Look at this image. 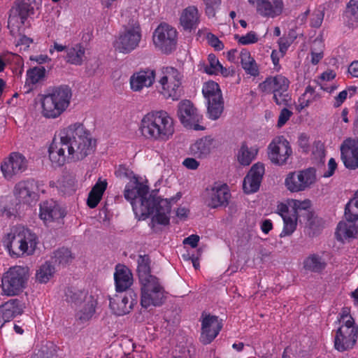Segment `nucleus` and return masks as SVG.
Returning <instances> with one entry per match:
<instances>
[{
    "label": "nucleus",
    "mask_w": 358,
    "mask_h": 358,
    "mask_svg": "<svg viewBox=\"0 0 358 358\" xmlns=\"http://www.w3.org/2000/svg\"><path fill=\"white\" fill-rule=\"evenodd\" d=\"M208 43L216 50H222L224 49L223 43L214 34H208L207 36Z\"/></svg>",
    "instance_id": "55"
},
{
    "label": "nucleus",
    "mask_w": 358,
    "mask_h": 358,
    "mask_svg": "<svg viewBox=\"0 0 358 358\" xmlns=\"http://www.w3.org/2000/svg\"><path fill=\"white\" fill-rule=\"evenodd\" d=\"M155 71L150 69L141 70L130 78V86L133 91L139 92L144 87L152 86L155 80Z\"/></svg>",
    "instance_id": "28"
},
{
    "label": "nucleus",
    "mask_w": 358,
    "mask_h": 358,
    "mask_svg": "<svg viewBox=\"0 0 358 358\" xmlns=\"http://www.w3.org/2000/svg\"><path fill=\"white\" fill-rule=\"evenodd\" d=\"M265 173L263 163L257 162L252 166L243 182V189L245 193L252 194L257 192L262 183Z\"/></svg>",
    "instance_id": "22"
},
{
    "label": "nucleus",
    "mask_w": 358,
    "mask_h": 358,
    "mask_svg": "<svg viewBox=\"0 0 358 358\" xmlns=\"http://www.w3.org/2000/svg\"><path fill=\"white\" fill-rule=\"evenodd\" d=\"M27 167L26 158L19 152H12L1 163V170L6 179H11L14 176L24 172Z\"/></svg>",
    "instance_id": "20"
},
{
    "label": "nucleus",
    "mask_w": 358,
    "mask_h": 358,
    "mask_svg": "<svg viewBox=\"0 0 358 358\" xmlns=\"http://www.w3.org/2000/svg\"><path fill=\"white\" fill-rule=\"evenodd\" d=\"M292 44L291 41L288 40L285 36H282L278 40L279 50L282 56L287 51L289 47Z\"/></svg>",
    "instance_id": "57"
},
{
    "label": "nucleus",
    "mask_w": 358,
    "mask_h": 358,
    "mask_svg": "<svg viewBox=\"0 0 358 358\" xmlns=\"http://www.w3.org/2000/svg\"><path fill=\"white\" fill-rule=\"evenodd\" d=\"M88 293L84 290L68 287L65 291L66 301L68 303L78 305L88 298Z\"/></svg>",
    "instance_id": "41"
},
{
    "label": "nucleus",
    "mask_w": 358,
    "mask_h": 358,
    "mask_svg": "<svg viewBox=\"0 0 358 358\" xmlns=\"http://www.w3.org/2000/svg\"><path fill=\"white\" fill-rule=\"evenodd\" d=\"M346 13H349L354 19H358V1L350 0L347 4Z\"/></svg>",
    "instance_id": "56"
},
{
    "label": "nucleus",
    "mask_w": 358,
    "mask_h": 358,
    "mask_svg": "<svg viewBox=\"0 0 358 358\" xmlns=\"http://www.w3.org/2000/svg\"><path fill=\"white\" fill-rule=\"evenodd\" d=\"M51 259L54 264L65 266L72 259L71 252L68 248H59L54 252Z\"/></svg>",
    "instance_id": "43"
},
{
    "label": "nucleus",
    "mask_w": 358,
    "mask_h": 358,
    "mask_svg": "<svg viewBox=\"0 0 358 358\" xmlns=\"http://www.w3.org/2000/svg\"><path fill=\"white\" fill-rule=\"evenodd\" d=\"M137 298V294L131 290L124 296L115 295L114 297L110 298V308L117 315L128 314L136 304Z\"/></svg>",
    "instance_id": "21"
},
{
    "label": "nucleus",
    "mask_w": 358,
    "mask_h": 358,
    "mask_svg": "<svg viewBox=\"0 0 358 358\" xmlns=\"http://www.w3.org/2000/svg\"><path fill=\"white\" fill-rule=\"evenodd\" d=\"M324 17V9L321 8L316 9L311 15L310 26L315 28L320 27L322 25Z\"/></svg>",
    "instance_id": "50"
},
{
    "label": "nucleus",
    "mask_w": 358,
    "mask_h": 358,
    "mask_svg": "<svg viewBox=\"0 0 358 358\" xmlns=\"http://www.w3.org/2000/svg\"><path fill=\"white\" fill-rule=\"evenodd\" d=\"M273 229V223L271 220H264L261 224V230L265 234H267Z\"/></svg>",
    "instance_id": "63"
},
{
    "label": "nucleus",
    "mask_w": 358,
    "mask_h": 358,
    "mask_svg": "<svg viewBox=\"0 0 358 358\" xmlns=\"http://www.w3.org/2000/svg\"><path fill=\"white\" fill-rule=\"evenodd\" d=\"M137 272L140 283L151 280V278H157L150 273V260L148 255L138 257Z\"/></svg>",
    "instance_id": "38"
},
{
    "label": "nucleus",
    "mask_w": 358,
    "mask_h": 358,
    "mask_svg": "<svg viewBox=\"0 0 358 358\" xmlns=\"http://www.w3.org/2000/svg\"><path fill=\"white\" fill-rule=\"evenodd\" d=\"M315 181V169L308 168L288 173L285 180V185L291 192H299L310 188Z\"/></svg>",
    "instance_id": "16"
},
{
    "label": "nucleus",
    "mask_w": 358,
    "mask_h": 358,
    "mask_svg": "<svg viewBox=\"0 0 358 358\" xmlns=\"http://www.w3.org/2000/svg\"><path fill=\"white\" fill-rule=\"evenodd\" d=\"M29 278L27 266H15L3 273L1 279V294L7 296L20 294L26 287Z\"/></svg>",
    "instance_id": "6"
},
{
    "label": "nucleus",
    "mask_w": 358,
    "mask_h": 358,
    "mask_svg": "<svg viewBox=\"0 0 358 358\" xmlns=\"http://www.w3.org/2000/svg\"><path fill=\"white\" fill-rule=\"evenodd\" d=\"M345 217L346 220H358V201L354 198L350 200L345 208Z\"/></svg>",
    "instance_id": "47"
},
{
    "label": "nucleus",
    "mask_w": 358,
    "mask_h": 358,
    "mask_svg": "<svg viewBox=\"0 0 358 358\" xmlns=\"http://www.w3.org/2000/svg\"><path fill=\"white\" fill-rule=\"evenodd\" d=\"M289 80L282 75L268 77L259 83V90L265 94H272L278 106H292V96L288 92Z\"/></svg>",
    "instance_id": "7"
},
{
    "label": "nucleus",
    "mask_w": 358,
    "mask_h": 358,
    "mask_svg": "<svg viewBox=\"0 0 358 358\" xmlns=\"http://www.w3.org/2000/svg\"><path fill=\"white\" fill-rule=\"evenodd\" d=\"M43 183L34 178L17 182L13 188V195L18 203L34 206L38 201L41 193H44Z\"/></svg>",
    "instance_id": "9"
},
{
    "label": "nucleus",
    "mask_w": 358,
    "mask_h": 358,
    "mask_svg": "<svg viewBox=\"0 0 358 358\" xmlns=\"http://www.w3.org/2000/svg\"><path fill=\"white\" fill-rule=\"evenodd\" d=\"M202 93L207 100L208 117L217 120L224 110V100L219 85L214 81L207 82L203 86Z\"/></svg>",
    "instance_id": "12"
},
{
    "label": "nucleus",
    "mask_w": 358,
    "mask_h": 358,
    "mask_svg": "<svg viewBox=\"0 0 358 358\" xmlns=\"http://www.w3.org/2000/svg\"><path fill=\"white\" fill-rule=\"evenodd\" d=\"M115 289L117 292L127 291L133 283V276L124 266H117L114 273Z\"/></svg>",
    "instance_id": "30"
},
{
    "label": "nucleus",
    "mask_w": 358,
    "mask_h": 358,
    "mask_svg": "<svg viewBox=\"0 0 358 358\" xmlns=\"http://www.w3.org/2000/svg\"><path fill=\"white\" fill-rule=\"evenodd\" d=\"M236 39H237L239 44L247 45L256 43L258 41L259 38L255 31H250L245 35L241 36H236Z\"/></svg>",
    "instance_id": "49"
},
{
    "label": "nucleus",
    "mask_w": 358,
    "mask_h": 358,
    "mask_svg": "<svg viewBox=\"0 0 358 358\" xmlns=\"http://www.w3.org/2000/svg\"><path fill=\"white\" fill-rule=\"evenodd\" d=\"M64 210L54 201H46L40 205L39 216L44 222H52L63 219Z\"/></svg>",
    "instance_id": "27"
},
{
    "label": "nucleus",
    "mask_w": 358,
    "mask_h": 358,
    "mask_svg": "<svg viewBox=\"0 0 358 358\" xmlns=\"http://www.w3.org/2000/svg\"><path fill=\"white\" fill-rule=\"evenodd\" d=\"M83 302L84 304L78 311L76 316L82 322H85L92 319L94 315L97 303L92 295H90Z\"/></svg>",
    "instance_id": "37"
},
{
    "label": "nucleus",
    "mask_w": 358,
    "mask_h": 358,
    "mask_svg": "<svg viewBox=\"0 0 358 358\" xmlns=\"http://www.w3.org/2000/svg\"><path fill=\"white\" fill-rule=\"evenodd\" d=\"M326 262L318 255H310L303 262V266L306 270L315 273H320L326 267Z\"/></svg>",
    "instance_id": "40"
},
{
    "label": "nucleus",
    "mask_w": 358,
    "mask_h": 358,
    "mask_svg": "<svg viewBox=\"0 0 358 358\" xmlns=\"http://www.w3.org/2000/svg\"><path fill=\"white\" fill-rule=\"evenodd\" d=\"M31 358H54V355L48 350H41L34 353Z\"/></svg>",
    "instance_id": "61"
},
{
    "label": "nucleus",
    "mask_w": 358,
    "mask_h": 358,
    "mask_svg": "<svg viewBox=\"0 0 358 358\" xmlns=\"http://www.w3.org/2000/svg\"><path fill=\"white\" fill-rule=\"evenodd\" d=\"M337 167V164L334 158H331L328 162V171L324 173V177H330L334 173Z\"/></svg>",
    "instance_id": "62"
},
{
    "label": "nucleus",
    "mask_w": 358,
    "mask_h": 358,
    "mask_svg": "<svg viewBox=\"0 0 358 358\" xmlns=\"http://www.w3.org/2000/svg\"><path fill=\"white\" fill-rule=\"evenodd\" d=\"M149 199L153 201V205H150L151 212L149 216L155 213L152 221L162 225H168L170 222V213L171 206L167 199H156L155 197L149 196Z\"/></svg>",
    "instance_id": "24"
},
{
    "label": "nucleus",
    "mask_w": 358,
    "mask_h": 358,
    "mask_svg": "<svg viewBox=\"0 0 358 358\" xmlns=\"http://www.w3.org/2000/svg\"><path fill=\"white\" fill-rule=\"evenodd\" d=\"M348 73L355 78H358V61L352 62L348 67Z\"/></svg>",
    "instance_id": "64"
},
{
    "label": "nucleus",
    "mask_w": 358,
    "mask_h": 358,
    "mask_svg": "<svg viewBox=\"0 0 358 358\" xmlns=\"http://www.w3.org/2000/svg\"><path fill=\"white\" fill-rule=\"evenodd\" d=\"M162 76L159 80L162 94L168 99L178 100L181 96V78L180 72L171 66L163 67Z\"/></svg>",
    "instance_id": "15"
},
{
    "label": "nucleus",
    "mask_w": 358,
    "mask_h": 358,
    "mask_svg": "<svg viewBox=\"0 0 358 358\" xmlns=\"http://www.w3.org/2000/svg\"><path fill=\"white\" fill-rule=\"evenodd\" d=\"M239 59L242 68L246 74L257 77L259 74V66L251 53L247 49H243L239 53Z\"/></svg>",
    "instance_id": "32"
},
{
    "label": "nucleus",
    "mask_w": 358,
    "mask_h": 358,
    "mask_svg": "<svg viewBox=\"0 0 358 358\" xmlns=\"http://www.w3.org/2000/svg\"><path fill=\"white\" fill-rule=\"evenodd\" d=\"M206 6L205 12L209 17L215 16V10L218 8L221 4V0H203Z\"/></svg>",
    "instance_id": "51"
},
{
    "label": "nucleus",
    "mask_w": 358,
    "mask_h": 358,
    "mask_svg": "<svg viewBox=\"0 0 358 358\" xmlns=\"http://www.w3.org/2000/svg\"><path fill=\"white\" fill-rule=\"evenodd\" d=\"M96 140L83 124L76 122L62 128L48 147L52 166L62 167L81 161L95 150Z\"/></svg>",
    "instance_id": "1"
},
{
    "label": "nucleus",
    "mask_w": 358,
    "mask_h": 358,
    "mask_svg": "<svg viewBox=\"0 0 358 358\" xmlns=\"http://www.w3.org/2000/svg\"><path fill=\"white\" fill-rule=\"evenodd\" d=\"M141 304L143 308L161 306L166 301V296L164 287L158 278L141 283Z\"/></svg>",
    "instance_id": "10"
},
{
    "label": "nucleus",
    "mask_w": 358,
    "mask_h": 358,
    "mask_svg": "<svg viewBox=\"0 0 358 358\" xmlns=\"http://www.w3.org/2000/svg\"><path fill=\"white\" fill-rule=\"evenodd\" d=\"M41 4L39 0H16L10 10L8 28L12 36L20 34L28 17L34 14V8Z\"/></svg>",
    "instance_id": "8"
},
{
    "label": "nucleus",
    "mask_w": 358,
    "mask_h": 358,
    "mask_svg": "<svg viewBox=\"0 0 358 358\" xmlns=\"http://www.w3.org/2000/svg\"><path fill=\"white\" fill-rule=\"evenodd\" d=\"M148 186L140 182L136 178H134L133 182L125 186L124 196L130 202L135 216L138 220L147 219L151 212L150 205H153V201L148 197Z\"/></svg>",
    "instance_id": "4"
},
{
    "label": "nucleus",
    "mask_w": 358,
    "mask_h": 358,
    "mask_svg": "<svg viewBox=\"0 0 358 358\" xmlns=\"http://www.w3.org/2000/svg\"><path fill=\"white\" fill-rule=\"evenodd\" d=\"M178 116L185 127L195 131L204 129V127L199 124L203 116L189 100H183L179 103Z\"/></svg>",
    "instance_id": "17"
},
{
    "label": "nucleus",
    "mask_w": 358,
    "mask_h": 358,
    "mask_svg": "<svg viewBox=\"0 0 358 358\" xmlns=\"http://www.w3.org/2000/svg\"><path fill=\"white\" fill-rule=\"evenodd\" d=\"M341 159L345 166L355 170L358 168V141L346 139L341 146Z\"/></svg>",
    "instance_id": "25"
},
{
    "label": "nucleus",
    "mask_w": 358,
    "mask_h": 358,
    "mask_svg": "<svg viewBox=\"0 0 358 358\" xmlns=\"http://www.w3.org/2000/svg\"><path fill=\"white\" fill-rule=\"evenodd\" d=\"M284 226L280 236L283 237L291 235L296 229V215L293 213L289 215H285L282 217Z\"/></svg>",
    "instance_id": "45"
},
{
    "label": "nucleus",
    "mask_w": 358,
    "mask_h": 358,
    "mask_svg": "<svg viewBox=\"0 0 358 358\" xmlns=\"http://www.w3.org/2000/svg\"><path fill=\"white\" fill-rule=\"evenodd\" d=\"M250 4L256 5L257 12L262 17L274 18L283 10L282 0H248Z\"/></svg>",
    "instance_id": "23"
},
{
    "label": "nucleus",
    "mask_w": 358,
    "mask_h": 358,
    "mask_svg": "<svg viewBox=\"0 0 358 358\" xmlns=\"http://www.w3.org/2000/svg\"><path fill=\"white\" fill-rule=\"evenodd\" d=\"M208 64L204 66V72L209 75H217L221 73L224 76L228 75V71L223 67L214 54L208 56Z\"/></svg>",
    "instance_id": "39"
},
{
    "label": "nucleus",
    "mask_w": 358,
    "mask_h": 358,
    "mask_svg": "<svg viewBox=\"0 0 358 358\" xmlns=\"http://www.w3.org/2000/svg\"><path fill=\"white\" fill-rule=\"evenodd\" d=\"M177 40L176 29L166 23L159 24L152 34V41L155 48L166 55L176 50Z\"/></svg>",
    "instance_id": "13"
},
{
    "label": "nucleus",
    "mask_w": 358,
    "mask_h": 358,
    "mask_svg": "<svg viewBox=\"0 0 358 358\" xmlns=\"http://www.w3.org/2000/svg\"><path fill=\"white\" fill-rule=\"evenodd\" d=\"M138 131L145 140L166 142L175 133V121L164 110H153L145 114L138 124Z\"/></svg>",
    "instance_id": "2"
},
{
    "label": "nucleus",
    "mask_w": 358,
    "mask_h": 358,
    "mask_svg": "<svg viewBox=\"0 0 358 358\" xmlns=\"http://www.w3.org/2000/svg\"><path fill=\"white\" fill-rule=\"evenodd\" d=\"M5 243L12 257L29 256L33 255L36 248L38 237L30 229L22 227L8 234Z\"/></svg>",
    "instance_id": "5"
},
{
    "label": "nucleus",
    "mask_w": 358,
    "mask_h": 358,
    "mask_svg": "<svg viewBox=\"0 0 358 358\" xmlns=\"http://www.w3.org/2000/svg\"><path fill=\"white\" fill-rule=\"evenodd\" d=\"M102 196V194H99L98 192H96L91 189L87 200V206L90 208H96L98 206L99 203L100 202Z\"/></svg>",
    "instance_id": "54"
},
{
    "label": "nucleus",
    "mask_w": 358,
    "mask_h": 358,
    "mask_svg": "<svg viewBox=\"0 0 358 358\" xmlns=\"http://www.w3.org/2000/svg\"><path fill=\"white\" fill-rule=\"evenodd\" d=\"M336 322L340 325H357L355 319L350 315V309L348 308H343L341 311L337 316V320Z\"/></svg>",
    "instance_id": "48"
},
{
    "label": "nucleus",
    "mask_w": 358,
    "mask_h": 358,
    "mask_svg": "<svg viewBox=\"0 0 358 358\" xmlns=\"http://www.w3.org/2000/svg\"><path fill=\"white\" fill-rule=\"evenodd\" d=\"M85 49L81 43H76L66 49L65 61L71 64L80 66L83 62Z\"/></svg>",
    "instance_id": "35"
},
{
    "label": "nucleus",
    "mask_w": 358,
    "mask_h": 358,
    "mask_svg": "<svg viewBox=\"0 0 358 358\" xmlns=\"http://www.w3.org/2000/svg\"><path fill=\"white\" fill-rule=\"evenodd\" d=\"M213 143L214 140L210 136L201 138L191 145V152L198 157H206L214 148Z\"/></svg>",
    "instance_id": "33"
},
{
    "label": "nucleus",
    "mask_w": 358,
    "mask_h": 358,
    "mask_svg": "<svg viewBox=\"0 0 358 358\" xmlns=\"http://www.w3.org/2000/svg\"><path fill=\"white\" fill-rule=\"evenodd\" d=\"M24 306L17 299H12L0 305V328L23 313Z\"/></svg>",
    "instance_id": "26"
},
{
    "label": "nucleus",
    "mask_w": 358,
    "mask_h": 358,
    "mask_svg": "<svg viewBox=\"0 0 358 358\" xmlns=\"http://www.w3.org/2000/svg\"><path fill=\"white\" fill-rule=\"evenodd\" d=\"M231 193L227 185H222L212 189L208 206L212 208L226 206L229 203Z\"/></svg>",
    "instance_id": "31"
},
{
    "label": "nucleus",
    "mask_w": 358,
    "mask_h": 358,
    "mask_svg": "<svg viewBox=\"0 0 358 358\" xmlns=\"http://www.w3.org/2000/svg\"><path fill=\"white\" fill-rule=\"evenodd\" d=\"M292 111L289 110L287 108V106L283 108L280 112L277 122V127L278 128H281L282 127H283L289 120V118L292 116Z\"/></svg>",
    "instance_id": "52"
},
{
    "label": "nucleus",
    "mask_w": 358,
    "mask_h": 358,
    "mask_svg": "<svg viewBox=\"0 0 358 358\" xmlns=\"http://www.w3.org/2000/svg\"><path fill=\"white\" fill-rule=\"evenodd\" d=\"M199 239H200V238L198 235L192 234L183 240V244L189 245L192 248H194L197 247L198 243L199 242Z\"/></svg>",
    "instance_id": "58"
},
{
    "label": "nucleus",
    "mask_w": 358,
    "mask_h": 358,
    "mask_svg": "<svg viewBox=\"0 0 358 358\" xmlns=\"http://www.w3.org/2000/svg\"><path fill=\"white\" fill-rule=\"evenodd\" d=\"M107 187V182L106 180H98L92 188V190L98 192L99 194H103Z\"/></svg>",
    "instance_id": "60"
},
{
    "label": "nucleus",
    "mask_w": 358,
    "mask_h": 358,
    "mask_svg": "<svg viewBox=\"0 0 358 358\" xmlns=\"http://www.w3.org/2000/svg\"><path fill=\"white\" fill-rule=\"evenodd\" d=\"M256 146L249 148L246 142H243L237 153V160L242 166H248L255 159L258 153Z\"/></svg>",
    "instance_id": "36"
},
{
    "label": "nucleus",
    "mask_w": 358,
    "mask_h": 358,
    "mask_svg": "<svg viewBox=\"0 0 358 358\" xmlns=\"http://www.w3.org/2000/svg\"><path fill=\"white\" fill-rule=\"evenodd\" d=\"M72 97L71 89L68 85L53 87L40 96L42 115L48 119H56L69 108Z\"/></svg>",
    "instance_id": "3"
},
{
    "label": "nucleus",
    "mask_w": 358,
    "mask_h": 358,
    "mask_svg": "<svg viewBox=\"0 0 358 358\" xmlns=\"http://www.w3.org/2000/svg\"><path fill=\"white\" fill-rule=\"evenodd\" d=\"M199 23V15L197 8L189 6L185 8L180 16V24L185 31L196 29Z\"/></svg>",
    "instance_id": "29"
},
{
    "label": "nucleus",
    "mask_w": 358,
    "mask_h": 358,
    "mask_svg": "<svg viewBox=\"0 0 358 358\" xmlns=\"http://www.w3.org/2000/svg\"><path fill=\"white\" fill-rule=\"evenodd\" d=\"M55 268L49 262H45L36 271V278L40 283H46L53 276Z\"/></svg>",
    "instance_id": "42"
},
{
    "label": "nucleus",
    "mask_w": 358,
    "mask_h": 358,
    "mask_svg": "<svg viewBox=\"0 0 358 358\" xmlns=\"http://www.w3.org/2000/svg\"><path fill=\"white\" fill-rule=\"evenodd\" d=\"M356 220H347V222H340L336 231V236L338 241L355 238L358 232L357 227L355 222Z\"/></svg>",
    "instance_id": "34"
},
{
    "label": "nucleus",
    "mask_w": 358,
    "mask_h": 358,
    "mask_svg": "<svg viewBox=\"0 0 358 358\" xmlns=\"http://www.w3.org/2000/svg\"><path fill=\"white\" fill-rule=\"evenodd\" d=\"M357 87L355 86H350L346 90L339 92V94L334 97L333 106L334 108L340 107L346 100L348 95L350 97L354 96L357 92Z\"/></svg>",
    "instance_id": "46"
},
{
    "label": "nucleus",
    "mask_w": 358,
    "mask_h": 358,
    "mask_svg": "<svg viewBox=\"0 0 358 358\" xmlns=\"http://www.w3.org/2000/svg\"><path fill=\"white\" fill-rule=\"evenodd\" d=\"M200 340L204 345L210 343L219 334L222 324L217 316L202 313Z\"/></svg>",
    "instance_id": "19"
},
{
    "label": "nucleus",
    "mask_w": 358,
    "mask_h": 358,
    "mask_svg": "<svg viewBox=\"0 0 358 358\" xmlns=\"http://www.w3.org/2000/svg\"><path fill=\"white\" fill-rule=\"evenodd\" d=\"M141 29L138 23L124 27L114 41L115 50L128 54L138 47L141 40Z\"/></svg>",
    "instance_id": "14"
},
{
    "label": "nucleus",
    "mask_w": 358,
    "mask_h": 358,
    "mask_svg": "<svg viewBox=\"0 0 358 358\" xmlns=\"http://www.w3.org/2000/svg\"><path fill=\"white\" fill-rule=\"evenodd\" d=\"M102 196V194H99L98 192H96L91 189L87 200V206L90 208H96L98 206L99 203L100 202Z\"/></svg>",
    "instance_id": "53"
},
{
    "label": "nucleus",
    "mask_w": 358,
    "mask_h": 358,
    "mask_svg": "<svg viewBox=\"0 0 358 358\" xmlns=\"http://www.w3.org/2000/svg\"><path fill=\"white\" fill-rule=\"evenodd\" d=\"M292 154L289 143L283 136L275 137L268 146V159L275 165L285 164Z\"/></svg>",
    "instance_id": "18"
},
{
    "label": "nucleus",
    "mask_w": 358,
    "mask_h": 358,
    "mask_svg": "<svg viewBox=\"0 0 358 358\" xmlns=\"http://www.w3.org/2000/svg\"><path fill=\"white\" fill-rule=\"evenodd\" d=\"M45 75V69L43 66H36L27 71L26 84L35 85L41 80Z\"/></svg>",
    "instance_id": "44"
},
{
    "label": "nucleus",
    "mask_w": 358,
    "mask_h": 358,
    "mask_svg": "<svg viewBox=\"0 0 358 358\" xmlns=\"http://www.w3.org/2000/svg\"><path fill=\"white\" fill-rule=\"evenodd\" d=\"M182 164L188 169L195 170L199 166V163L195 159L188 157L184 159Z\"/></svg>",
    "instance_id": "59"
},
{
    "label": "nucleus",
    "mask_w": 358,
    "mask_h": 358,
    "mask_svg": "<svg viewBox=\"0 0 358 358\" xmlns=\"http://www.w3.org/2000/svg\"><path fill=\"white\" fill-rule=\"evenodd\" d=\"M334 348L339 352L355 348L358 341V325H340L332 331Z\"/></svg>",
    "instance_id": "11"
}]
</instances>
